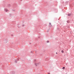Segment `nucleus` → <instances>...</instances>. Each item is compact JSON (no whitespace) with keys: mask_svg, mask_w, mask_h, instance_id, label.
Here are the masks:
<instances>
[{"mask_svg":"<svg viewBox=\"0 0 74 74\" xmlns=\"http://www.w3.org/2000/svg\"><path fill=\"white\" fill-rule=\"evenodd\" d=\"M5 11H6V12H8V10L7 9H5Z\"/></svg>","mask_w":74,"mask_h":74,"instance_id":"nucleus-1","label":"nucleus"},{"mask_svg":"<svg viewBox=\"0 0 74 74\" xmlns=\"http://www.w3.org/2000/svg\"><path fill=\"white\" fill-rule=\"evenodd\" d=\"M64 52V51L62 50V51H61V53H63Z\"/></svg>","mask_w":74,"mask_h":74,"instance_id":"nucleus-2","label":"nucleus"},{"mask_svg":"<svg viewBox=\"0 0 74 74\" xmlns=\"http://www.w3.org/2000/svg\"><path fill=\"white\" fill-rule=\"evenodd\" d=\"M62 69H63L64 70L65 69V67H63V68H62Z\"/></svg>","mask_w":74,"mask_h":74,"instance_id":"nucleus-3","label":"nucleus"},{"mask_svg":"<svg viewBox=\"0 0 74 74\" xmlns=\"http://www.w3.org/2000/svg\"><path fill=\"white\" fill-rule=\"evenodd\" d=\"M71 14H69L68 15V16H70V15Z\"/></svg>","mask_w":74,"mask_h":74,"instance_id":"nucleus-4","label":"nucleus"},{"mask_svg":"<svg viewBox=\"0 0 74 74\" xmlns=\"http://www.w3.org/2000/svg\"><path fill=\"white\" fill-rule=\"evenodd\" d=\"M47 42L48 43V42H49V41H47Z\"/></svg>","mask_w":74,"mask_h":74,"instance_id":"nucleus-5","label":"nucleus"},{"mask_svg":"<svg viewBox=\"0 0 74 74\" xmlns=\"http://www.w3.org/2000/svg\"><path fill=\"white\" fill-rule=\"evenodd\" d=\"M48 74H50V73H48Z\"/></svg>","mask_w":74,"mask_h":74,"instance_id":"nucleus-6","label":"nucleus"},{"mask_svg":"<svg viewBox=\"0 0 74 74\" xmlns=\"http://www.w3.org/2000/svg\"><path fill=\"white\" fill-rule=\"evenodd\" d=\"M36 64H35V65H36Z\"/></svg>","mask_w":74,"mask_h":74,"instance_id":"nucleus-7","label":"nucleus"},{"mask_svg":"<svg viewBox=\"0 0 74 74\" xmlns=\"http://www.w3.org/2000/svg\"><path fill=\"white\" fill-rule=\"evenodd\" d=\"M56 54H58L57 53H56Z\"/></svg>","mask_w":74,"mask_h":74,"instance_id":"nucleus-8","label":"nucleus"},{"mask_svg":"<svg viewBox=\"0 0 74 74\" xmlns=\"http://www.w3.org/2000/svg\"><path fill=\"white\" fill-rule=\"evenodd\" d=\"M50 24H51V23H50Z\"/></svg>","mask_w":74,"mask_h":74,"instance_id":"nucleus-9","label":"nucleus"}]
</instances>
